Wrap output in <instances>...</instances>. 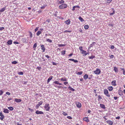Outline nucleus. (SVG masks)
Returning <instances> with one entry per match:
<instances>
[{"instance_id": "1", "label": "nucleus", "mask_w": 125, "mask_h": 125, "mask_svg": "<svg viewBox=\"0 0 125 125\" xmlns=\"http://www.w3.org/2000/svg\"><path fill=\"white\" fill-rule=\"evenodd\" d=\"M67 6V4L63 3L59 6V8L60 9H63L66 8Z\"/></svg>"}, {"instance_id": "2", "label": "nucleus", "mask_w": 125, "mask_h": 125, "mask_svg": "<svg viewBox=\"0 0 125 125\" xmlns=\"http://www.w3.org/2000/svg\"><path fill=\"white\" fill-rule=\"evenodd\" d=\"M44 108L45 110L46 111H49L50 108L49 106V104L48 103L45 104L44 106Z\"/></svg>"}, {"instance_id": "3", "label": "nucleus", "mask_w": 125, "mask_h": 125, "mask_svg": "<svg viewBox=\"0 0 125 125\" xmlns=\"http://www.w3.org/2000/svg\"><path fill=\"white\" fill-rule=\"evenodd\" d=\"M104 93L105 95L107 96L110 97V94H109L108 91L107 89H104Z\"/></svg>"}, {"instance_id": "4", "label": "nucleus", "mask_w": 125, "mask_h": 125, "mask_svg": "<svg viewBox=\"0 0 125 125\" xmlns=\"http://www.w3.org/2000/svg\"><path fill=\"white\" fill-rule=\"evenodd\" d=\"M93 72L95 74H99L100 73L101 71L99 69L97 68L96 70L94 71Z\"/></svg>"}, {"instance_id": "5", "label": "nucleus", "mask_w": 125, "mask_h": 125, "mask_svg": "<svg viewBox=\"0 0 125 125\" xmlns=\"http://www.w3.org/2000/svg\"><path fill=\"white\" fill-rule=\"evenodd\" d=\"M96 43L94 42H92V44H90L89 45V47L88 49V50H90V51H92V49H91V47H93V46L94 45V44H95Z\"/></svg>"}, {"instance_id": "6", "label": "nucleus", "mask_w": 125, "mask_h": 125, "mask_svg": "<svg viewBox=\"0 0 125 125\" xmlns=\"http://www.w3.org/2000/svg\"><path fill=\"white\" fill-rule=\"evenodd\" d=\"M0 119L1 120H3L4 118H5L4 116L3 115L2 113L0 112Z\"/></svg>"}, {"instance_id": "7", "label": "nucleus", "mask_w": 125, "mask_h": 125, "mask_svg": "<svg viewBox=\"0 0 125 125\" xmlns=\"http://www.w3.org/2000/svg\"><path fill=\"white\" fill-rule=\"evenodd\" d=\"M77 107L79 108H80L81 107V103L79 102H77L76 103Z\"/></svg>"}, {"instance_id": "8", "label": "nucleus", "mask_w": 125, "mask_h": 125, "mask_svg": "<svg viewBox=\"0 0 125 125\" xmlns=\"http://www.w3.org/2000/svg\"><path fill=\"white\" fill-rule=\"evenodd\" d=\"M106 122L107 123L110 125H112L113 124V121L109 120L106 121Z\"/></svg>"}, {"instance_id": "9", "label": "nucleus", "mask_w": 125, "mask_h": 125, "mask_svg": "<svg viewBox=\"0 0 125 125\" xmlns=\"http://www.w3.org/2000/svg\"><path fill=\"white\" fill-rule=\"evenodd\" d=\"M37 114H43V112L42 111H39L38 110L36 111L35 112Z\"/></svg>"}, {"instance_id": "10", "label": "nucleus", "mask_w": 125, "mask_h": 125, "mask_svg": "<svg viewBox=\"0 0 125 125\" xmlns=\"http://www.w3.org/2000/svg\"><path fill=\"white\" fill-rule=\"evenodd\" d=\"M123 91L121 90L120 89L118 90V93L120 95H122L123 94Z\"/></svg>"}, {"instance_id": "11", "label": "nucleus", "mask_w": 125, "mask_h": 125, "mask_svg": "<svg viewBox=\"0 0 125 125\" xmlns=\"http://www.w3.org/2000/svg\"><path fill=\"white\" fill-rule=\"evenodd\" d=\"M16 103H20L21 101V99H19L17 98H15L14 99Z\"/></svg>"}, {"instance_id": "12", "label": "nucleus", "mask_w": 125, "mask_h": 125, "mask_svg": "<svg viewBox=\"0 0 125 125\" xmlns=\"http://www.w3.org/2000/svg\"><path fill=\"white\" fill-rule=\"evenodd\" d=\"M71 21L69 19H68L64 21V23L67 25L69 24L70 23Z\"/></svg>"}, {"instance_id": "13", "label": "nucleus", "mask_w": 125, "mask_h": 125, "mask_svg": "<svg viewBox=\"0 0 125 125\" xmlns=\"http://www.w3.org/2000/svg\"><path fill=\"white\" fill-rule=\"evenodd\" d=\"M9 111L7 109L4 108L3 109V112L5 113H8Z\"/></svg>"}, {"instance_id": "14", "label": "nucleus", "mask_w": 125, "mask_h": 125, "mask_svg": "<svg viewBox=\"0 0 125 125\" xmlns=\"http://www.w3.org/2000/svg\"><path fill=\"white\" fill-rule=\"evenodd\" d=\"M116 80H114L111 83V84L113 86H115L116 85Z\"/></svg>"}, {"instance_id": "15", "label": "nucleus", "mask_w": 125, "mask_h": 125, "mask_svg": "<svg viewBox=\"0 0 125 125\" xmlns=\"http://www.w3.org/2000/svg\"><path fill=\"white\" fill-rule=\"evenodd\" d=\"M53 83L56 84H59L61 85L62 84L59 82L58 81H55L53 82Z\"/></svg>"}, {"instance_id": "16", "label": "nucleus", "mask_w": 125, "mask_h": 125, "mask_svg": "<svg viewBox=\"0 0 125 125\" xmlns=\"http://www.w3.org/2000/svg\"><path fill=\"white\" fill-rule=\"evenodd\" d=\"M67 80V78L65 77H64L63 78H62L61 79V80L62 81H66Z\"/></svg>"}, {"instance_id": "17", "label": "nucleus", "mask_w": 125, "mask_h": 125, "mask_svg": "<svg viewBox=\"0 0 125 125\" xmlns=\"http://www.w3.org/2000/svg\"><path fill=\"white\" fill-rule=\"evenodd\" d=\"M69 61H72L74 62H78V61L77 60H75L74 59H69Z\"/></svg>"}, {"instance_id": "18", "label": "nucleus", "mask_w": 125, "mask_h": 125, "mask_svg": "<svg viewBox=\"0 0 125 125\" xmlns=\"http://www.w3.org/2000/svg\"><path fill=\"white\" fill-rule=\"evenodd\" d=\"M83 119L84 121H85L86 122H89V120L88 119V117H84L83 118Z\"/></svg>"}, {"instance_id": "19", "label": "nucleus", "mask_w": 125, "mask_h": 125, "mask_svg": "<svg viewBox=\"0 0 125 125\" xmlns=\"http://www.w3.org/2000/svg\"><path fill=\"white\" fill-rule=\"evenodd\" d=\"M12 40H9L7 42V44L9 45H11L12 44Z\"/></svg>"}, {"instance_id": "20", "label": "nucleus", "mask_w": 125, "mask_h": 125, "mask_svg": "<svg viewBox=\"0 0 125 125\" xmlns=\"http://www.w3.org/2000/svg\"><path fill=\"white\" fill-rule=\"evenodd\" d=\"M42 49L43 50V52H44L45 50V48L43 45H42L41 46Z\"/></svg>"}, {"instance_id": "21", "label": "nucleus", "mask_w": 125, "mask_h": 125, "mask_svg": "<svg viewBox=\"0 0 125 125\" xmlns=\"http://www.w3.org/2000/svg\"><path fill=\"white\" fill-rule=\"evenodd\" d=\"M107 88L109 91H112L113 89V87L112 86L109 87Z\"/></svg>"}, {"instance_id": "22", "label": "nucleus", "mask_w": 125, "mask_h": 125, "mask_svg": "<svg viewBox=\"0 0 125 125\" xmlns=\"http://www.w3.org/2000/svg\"><path fill=\"white\" fill-rule=\"evenodd\" d=\"M88 75L87 74H85L83 76V78L85 80L87 79L88 77Z\"/></svg>"}, {"instance_id": "23", "label": "nucleus", "mask_w": 125, "mask_h": 125, "mask_svg": "<svg viewBox=\"0 0 125 125\" xmlns=\"http://www.w3.org/2000/svg\"><path fill=\"white\" fill-rule=\"evenodd\" d=\"M6 7L3 8H2L0 10V12H2L4 11L6 9Z\"/></svg>"}, {"instance_id": "24", "label": "nucleus", "mask_w": 125, "mask_h": 125, "mask_svg": "<svg viewBox=\"0 0 125 125\" xmlns=\"http://www.w3.org/2000/svg\"><path fill=\"white\" fill-rule=\"evenodd\" d=\"M81 53L84 54L85 56L87 55V53H86V52L83 50L82 51Z\"/></svg>"}, {"instance_id": "25", "label": "nucleus", "mask_w": 125, "mask_h": 125, "mask_svg": "<svg viewBox=\"0 0 125 125\" xmlns=\"http://www.w3.org/2000/svg\"><path fill=\"white\" fill-rule=\"evenodd\" d=\"M100 106L103 108L104 109L105 108V105L104 104H100Z\"/></svg>"}, {"instance_id": "26", "label": "nucleus", "mask_w": 125, "mask_h": 125, "mask_svg": "<svg viewBox=\"0 0 125 125\" xmlns=\"http://www.w3.org/2000/svg\"><path fill=\"white\" fill-rule=\"evenodd\" d=\"M28 32L29 34V35L30 36V38H31L32 37V33L30 31H29Z\"/></svg>"}, {"instance_id": "27", "label": "nucleus", "mask_w": 125, "mask_h": 125, "mask_svg": "<svg viewBox=\"0 0 125 125\" xmlns=\"http://www.w3.org/2000/svg\"><path fill=\"white\" fill-rule=\"evenodd\" d=\"M68 89L72 91H74V89L73 88H72L70 86H69L68 87Z\"/></svg>"}, {"instance_id": "28", "label": "nucleus", "mask_w": 125, "mask_h": 125, "mask_svg": "<svg viewBox=\"0 0 125 125\" xmlns=\"http://www.w3.org/2000/svg\"><path fill=\"white\" fill-rule=\"evenodd\" d=\"M114 70L115 72H117L118 71V69L117 68L115 67H114Z\"/></svg>"}, {"instance_id": "29", "label": "nucleus", "mask_w": 125, "mask_h": 125, "mask_svg": "<svg viewBox=\"0 0 125 125\" xmlns=\"http://www.w3.org/2000/svg\"><path fill=\"white\" fill-rule=\"evenodd\" d=\"M42 33L40 31H38L36 33L37 36H39Z\"/></svg>"}, {"instance_id": "30", "label": "nucleus", "mask_w": 125, "mask_h": 125, "mask_svg": "<svg viewBox=\"0 0 125 125\" xmlns=\"http://www.w3.org/2000/svg\"><path fill=\"white\" fill-rule=\"evenodd\" d=\"M79 20H80L82 22L83 21H84V20L81 17H79Z\"/></svg>"}, {"instance_id": "31", "label": "nucleus", "mask_w": 125, "mask_h": 125, "mask_svg": "<svg viewBox=\"0 0 125 125\" xmlns=\"http://www.w3.org/2000/svg\"><path fill=\"white\" fill-rule=\"evenodd\" d=\"M8 108L11 111H12L13 109V108L11 106L8 107Z\"/></svg>"}, {"instance_id": "32", "label": "nucleus", "mask_w": 125, "mask_h": 125, "mask_svg": "<svg viewBox=\"0 0 125 125\" xmlns=\"http://www.w3.org/2000/svg\"><path fill=\"white\" fill-rule=\"evenodd\" d=\"M89 28V26L88 25H86L84 26V29L86 30L88 29Z\"/></svg>"}, {"instance_id": "33", "label": "nucleus", "mask_w": 125, "mask_h": 125, "mask_svg": "<svg viewBox=\"0 0 125 125\" xmlns=\"http://www.w3.org/2000/svg\"><path fill=\"white\" fill-rule=\"evenodd\" d=\"M46 41L47 42H52V40L48 39H47Z\"/></svg>"}, {"instance_id": "34", "label": "nucleus", "mask_w": 125, "mask_h": 125, "mask_svg": "<svg viewBox=\"0 0 125 125\" xmlns=\"http://www.w3.org/2000/svg\"><path fill=\"white\" fill-rule=\"evenodd\" d=\"M37 45V43H35L34 45L33 46V48H34V50H35L34 49L35 48L36 46Z\"/></svg>"}, {"instance_id": "35", "label": "nucleus", "mask_w": 125, "mask_h": 125, "mask_svg": "<svg viewBox=\"0 0 125 125\" xmlns=\"http://www.w3.org/2000/svg\"><path fill=\"white\" fill-rule=\"evenodd\" d=\"M88 57L90 59H93L95 58V57L94 56L92 55L90 57Z\"/></svg>"}, {"instance_id": "36", "label": "nucleus", "mask_w": 125, "mask_h": 125, "mask_svg": "<svg viewBox=\"0 0 125 125\" xmlns=\"http://www.w3.org/2000/svg\"><path fill=\"white\" fill-rule=\"evenodd\" d=\"M17 63H18V62L15 61H14L13 62H11V63L12 64H16Z\"/></svg>"}, {"instance_id": "37", "label": "nucleus", "mask_w": 125, "mask_h": 125, "mask_svg": "<svg viewBox=\"0 0 125 125\" xmlns=\"http://www.w3.org/2000/svg\"><path fill=\"white\" fill-rule=\"evenodd\" d=\"M54 86L55 87H58V88H63V87H62L61 86H57V85H54Z\"/></svg>"}, {"instance_id": "38", "label": "nucleus", "mask_w": 125, "mask_h": 125, "mask_svg": "<svg viewBox=\"0 0 125 125\" xmlns=\"http://www.w3.org/2000/svg\"><path fill=\"white\" fill-rule=\"evenodd\" d=\"M65 45L64 44H58V46L59 47H62L65 46Z\"/></svg>"}, {"instance_id": "39", "label": "nucleus", "mask_w": 125, "mask_h": 125, "mask_svg": "<svg viewBox=\"0 0 125 125\" xmlns=\"http://www.w3.org/2000/svg\"><path fill=\"white\" fill-rule=\"evenodd\" d=\"M83 73V72L82 71L81 72H78L77 73V74L79 75H81Z\"/></svg>"}, {"instance_id": "40", "label": "nucleus", "mask_w": 125, "mask_h": 125, "mask_svg": "<svg viewBox=\"0 0 125 125\" xmlns=\"http://www.w3.org/2000/svg\"><path fill=\"white\" fill-rule=\"evenodd\" d=\"M18 73L20 75H23V73L22 72H20Z\"/></svg>"}, {"instance_id": "41", "label": "nucleus", "mask_w": 125, "mask_h": 125, "mask_svg": "<svg viewBox=\"0 0 125 125\" xmlns=\"http://www.w3.org/2000/svg\"><path fill=\"white\" fill-rule=\"evenodd\" d=\"M65 51H63L61 52V54L62 55H63L65 54Z\"/></svg>"}, {"instance_id": "42", "label": "nucleus", "mask_w": 125, "mask_h": 125, "mask_svg": "<svg viewBox=\"0 0 125 125\" xmlns=\"http://www.w3.org/2000/svg\"><path fill=\"white\" fill-rule=\"evenodd\" d=\"M52 76H51L49 77V78L48 79V80H49L50 81L52 79Z\"/></svg>"}, {"instance_id": "43", "label": "nucleus", "mask_w": 125, "mask_h": 125, "mask_svg": "<svg viewBox=\"0 0 125 125\" xmlns=\"http://www.w3.org/2000/svg\"><path fill=\"white\" fill-rule=\"evenodd\" d=\"M71 32V31H68V30H65L64 31V32H69L70 33Z\"/></svg>"}, {"instance_id": "44", "label": "nucleus", "mask_w": 125, "mask_h": 125, "mask_svg": "<svg viewBox=\"0 0 125 125\" xmlns=\"http://www.w3.org/2000/svg\"><path fill=\"white\" fill-rule=\"evenodd\" d=\"M113 12L110 13V15H111V16L112 15L114 14L115 12V10H113Z\"/></svg>"}, {"instance_id": "45", "label": "nucleus", "mask_w": 125, "mask_h": 125, "mask_svg": "<svg viewBox=\"0 0 125 125\" xmlns=\"http://www.w3.org/2000/svg\"><path fill=\"white\" fill-rule=\"evenodd\" d=\"M64 1L63 0H62L59 2V3L60 4L63 3L64 2Z\"/></svg>"}, {"instance_id": "46", "label": "nucleus", "mask_w": 125, "mask_h": 125, "mask_svg": "<svg viewBox=\"0 0 125 125\" xmlns=\"http://www.w3.org/2000/svg\"><path fill=\"white\" fill-rule=\"evenodd\" d=\"M79 49L81 51V52L83 50V47L82 46H80L79 47Z\"/></svg>"}, {"instance_id": "47", "label": "nucleus", "mask_w": 125, "mask_h": 125, "mask_svg": "<svg viewBox=\"0 0 125 125\" xmlns=\"http://www.w3.org/2000/svg\"><path fill=\"white\" fill-rule=\"evenodd\" d=\"M3 92L2 90H0V95H1L3 94Z\"/></svg>"}, {"instance_id": "48", "label": "nucleus", "mask_w": 125, "mask_h": 125, "mask_svg": "<svg viewBox=\"0 0 125 125\" xmlns=\"http://www.w3.org/2000/svg\"><path fill=\"white\" fill-rule=\"evenodd\" d=\"M42 103L43 102L42 101H41L40 102H39V103L38 104L40 106L42 104Z\"/></svg>"}, {"instance_id": "49", "label": "nucleus", "mask_w": 125, "mask_h": 125, "mask_svg": "<svg viewBox=\"0 0 125 125\" xmlns=\"http://www.w3.org/2000/svg\"><path fill=\"white\" fill-rule=\"evenodd\" d=\"M63 115L64 116H66L68 115V114L65 112H63L62 113Z\"/></svg>"}, {"instance_id": "50", "label": "nucleus", "mask_w": 125, "mask_h": 125, "mask_svg": "<svg viewBox=\"0 0 125 125\" xmlns=\"http://www.w3.org/2000/svg\"><path fill=\"white\" fill-rule=\"evenodd\" d=\"M67 118L70 119H72V118L71 116H67Z\"/></svg>"}, {"instance_id": "51", "label": "nucleus", "mask_w": 125, "mask_h": 125, "mask_svg": "<svg viewBox=\"0 0 125 125\" xmlns=\"http://www.w3.org/2000/svg\"><path fill=\"white\" fill-rule=\"evenodd\" d=\"M102 98L101 97V96L100 95L98 96V100H99V99H102Z\"/></svg>"}, {"instance_id": "52", "label": "nucleus", "mask_w": 125, "mask_h": 125, "mask_svg": "<svg viewBox=\"0 0 125 125\" xmlns=\"http://www.w3.org/2000/svg\"><path fill=\"white\" fill-rule=\"evenodd\" d=\"M112 1V0H107V2L108 3H110Z\"/></svg>"}, {"instance_id": "53", "label": "nucleus", "mask_w": 125, "mask_h": 125, "mask_svg": "<svg viewBox=\"0 0 125 125\" xmlns=\"http://www.w3.org/2000/svg\"><path fill=\"white\" fill-rule=\"evenodd\" d=\"M4 29V27H0V30H2Z\"/></svg>"}, {"instance_id": "54", "label": "nucleus", "mask_w": 125, "mask_h": 125, "mask_svg": "<svg viewBox=\"0 0 125 125\" xmlns=\"http://www.w3.org/2000/svg\"><path fill=\"white\" fill-rule=\"evenodd\" d=\"M6 94L9 95H10V92H6Z\"/></svg>"}, {"instance_id": "55", "label": "nucleus", "mask_w": 125, "mask_h": 125, "mask_svg": "<svg viewBox=\"0 0 125 125\" xmlns=\"http://www.w3.org/2000/svg\"><path fill=\"white\" fill-rule=\"evenodd\" d=\"M79 31L80 32L82 33L83 30L81 28L79 29Z\"/></svg>"}, {"instance_id": "56", "label": "nucleus", "mask_w": 125, "mask_h": 125, "mask_svg": "<svg viewBox=\"0 0 125 125\" xmlns=\"http://www.w3.org/2000/svg\"><path fill=\"white\" fill-rule=\"evenodd\" d=\"M28 109L31 112H32L33 111V110L32 109H31L30 108H28Z\"/></svg>"}, {"instance_id": "57", "label": "nucleus", "mask_w": 125, "mask_h": 125, "mask_svg": "<svg viewBox=\"0 0 125 125\" xmlns=\"http://www.w3.org/2000/svg\"><path fill=\"white\" fill-rule=\"evenodd\" d=\"M114 48V46L113 45H112L111 46V49H113Z\"/></svg>"}, {"instance_id": "58", "label": "nucleus", "mask_w": 125, "mask_h": 125, "mask_svg": "<svg viewBox=\"0 0 125 125\" xmlns=\"http://www.w3.org/2000/svg\"><path fill=\"white\" fill-rule=\"evenodd\" d=\"M39 27H37L35 30V32H36L38 30Z\"/></svg>"}, {"instance_id": "59", "label": "nucleus", "mask_w": 125, "mask_h": 125, "mask_svg": "<svg viewBox=\"0 0 125 125\" xmlns=\"http://www.w3.org/2000/svg\"><path fill=\"white\" fill-rule=\"evenodd\" d=\"M65 85H66L68 84V82H64L63 83Z\"/></svg>"}, {"instance_id": "60", "label": "nucleus", "mask_w": 125, "mask_h": 125, "mask_svg": "<svg viewBox=\"0 0 125 125\" xmlns=\"http://www.w3.org/2000/svg\"><path fill=\"white\" fill-rule=\"evenodd\" d=\"M120 118V117L118 116L115 117V119H119Z\"/></svg>"}, {"instance_id": "61", "label": "nucleus", "mask_w": 125, "mask_h": 125, "mask_svg": "<svg viewBox=\"0 0 125 125\" xmlns=\"http://www.w3.org/2000/svg\"><path fill=\"white\" fill-rule=\"evenodd\" d=\"M13 43L14 44H18L19 43L18 42H13Z\"/></svg>"}, {"instance_id": "62", "label": "nucleus", "mask_w": 125, "mask_h": 125, "mask_svg": "<svg viewBox=\"0 0 125 125\" xmlns=\"http://www.w3.org/2000/svg\"><path fill=\"white\" fill-rule=\"evenodd\" d=\"M75 7L74 6L73 7V8L72 9V10L73 11H74L75 10Z\"/></svg>"}, {"instance_id": "63", "label": "nucleus", "mask_w": 125, "mask_h": 125, "mask_svg": "<svg viewBox=\"0 0 125 125\" xmlns=\"http://www.w3.org/2000/svg\"><path fill=\"white\" fill-rule=\"evenodd\" d=\"M113 24H111V23H110L109 24V25L110 26H112V27H113Z\"/></svg>"}, {"instance_id": "64", "label": "nucleus", "mask_w": 125, "mask_h": 125, "mask_svg": "<svg viewBox=\"0 0 125 125\" xmlns=\"http://www.w3.org/2000/svg\"><path fill=\"white\" fill-rule=\"evenodd\" d=\"M122 70H123V74L124 75H125V70H124V69H123Z\"/></svg>"}]
</instances>
